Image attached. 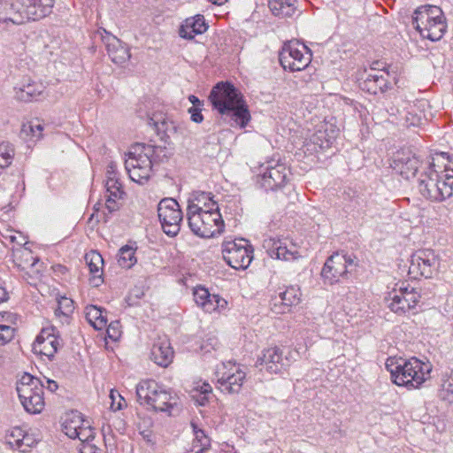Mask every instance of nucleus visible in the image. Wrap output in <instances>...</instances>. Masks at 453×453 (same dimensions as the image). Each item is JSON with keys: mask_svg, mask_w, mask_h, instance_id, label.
Returning a JSON list of instances; mask_svg holds the SVG:
<instances>
[{"mask_svg": "<svg viewBox=\"0 0 453 453\" xmlns=\"http://www.w3.org/2000/svg\"><path fill=\"white\" fill-rule=\"evenodd\" d=\"M209 99L220 114L226 115L236 125L245 127L250 114L241 93L229 82H219L210 93Z\"/></svg>", "mask_w": 453, "mask_h": 453, "instance_id": "nucleus-1", "label": "nucleus"}, {"mask_svg": "<svg viewBox=\"0 0 453 453\" xmlns=\"http://www.w3.org/2000/svg\"><path fill=\"white\" fill-rule=\"evenodd\" d=\"M386 368L390 372L392 380L398 386L417 388L429 377L431 366L416 357L411 359L389 357Z\"/></svg>", "mask_w": 453, "mask_h": 453, "instance_id": "nucleus-2", "label": "nucleus"}, {"mask_svg": "<svg viewBox=\"0 0 453 453\" xmlns=\"http://www.w3.org/2000/svg\"><path fill=\"white\" fill-rule=\"evenodd\" d=\"M157 149L143 143L131 147L127 154L125 167L133 181L142 184L150 179Z\"/></svg>", "mask_w": 453, "mask_h": 453, "instance_id": "nucleus-3", "label": "nucleus"}, {"mask_svg": "<svg viewBox=\"0 0 453 453\" xmlns=\"http://www.w3.org/2000/svg\"><path fill=\"white\" fill-rule=\"evenodd\" d=\"M412 23L424 38L433 42L439 41L447 28L443 12L435 5L418 7L414 12Z\"/></svg>", "mask_w": 453, "mask_h": 453, "instance_id": "nucleus-4", "label": "nucleus"}, {"mask_svg": "<svg viewBox=\"0 0 453 453\" xmlns=\"http://www.w3.org/2000/svg\"><path fill=\"white\" fill-rule=\"evenodd\" d=\"M54 0H15L11 4L13 15L0 18V23L8 25L23 24L26 20H37L52 12Z\"/></svg>", "mask_w": 453, "mask_h": 453, "instance_id": "nucleus-5", "label": "nucleus"}, {"mask_svg": "<svg viewBox=\"0 0 453 453\" xmlns=\"http://www.w3.org/2000/svg\"><path fill=\"white\" fill-rule=\"evenodd\" d=\"M43 387L40 379L27 372L19 378L16 389L22 406L28 413L38 414L43 410Z\"/></svg>", "mask_w": 453, "mask_h": 453, "instance_id": "nucleus-6", "label": "nucleus"}, {"mask_svg": "<svg viewBox=\"0 0 453 453\" xmlns=\"http://www.w3.org/2000/svg\"><path fill=\"white\" fill-rule=\"evenodd\" d=\"M434 167V164L430 163L428 172L421 175L418 189L426 199L441 202L451 196L453 189L451 183L440 180L439 173Z\"/></svg>", "mask_w": 453, "mask_h": 453, "instance_id": "nucleus-7", "label": "nucleus"}, {"mask_svg": "<svg viewBox=\"0 0 453 453\" xmlns=\"http://www.w3.org/2000/svg\"><path fill=\"white\" fill-rule=\"evenodd\" d=\"M222 255L232 268L246 269L253 259V249L245 239L227 240L222 243Z\"/></svg>", "mask_w": 453, "mask_h": 453, "instance_id": "nucleus-8", "label": "nucleus"}, {"mask_svg": "<svg viewBox=\"0 0 453 453\" xmlns=\"http://www.w3.org/2000/svg\"><path fill=\"white\" fill-rule=\"evenodd\" d=\"M188 221L191 231L203 238L213 237L222 233L224 228V221L219 208L188 217Z\"/></svg>", "mask_w": 453, "mask_h": 453, "instance_id": "nucleus-9", "label": "nucleus"}, {"mask_svg": "<svg viewBox=\"0 0 453 453\" xmlns=\"http://www.w3.org/2000/svg\"><path fill=\"white\" fill-rule=\"evenodd\" d=\"M282 67L291 72L302 71L311 60L310 50L298 41L285 42L279 55Z\"/></svg>", "mask_w": 453, "mask_h": 453, "instance_id": "nucleus-10", "label": "nucleus"}, {"mask_svg": "<svg viewBox=\"0 0 453 453\" xmlns=\"http://www.w3.org/2000/svg\"><path fill=\"white\" fill-rule=\"evenodd\" d=\"M215 377L221 392L238 394L246 378V372L240 365L228 361L217 366Z\"/></svg>", "mask_w": 453, "mask_h": 453, "instance_id": "nucleus-11", "label": "nucleus"}, {"mask_svg": "<svg viewBox=\"0 0 453 453\" xmlns=\"http://www.w3.org/2000/svg\"><path fill=\"white\" fill-rule=\"evenodd\" d=\"M157 212L163 231L169 236L177 235L182 221V212L177 201L173 198L162 199Z\"/></svg>", "mask_w": 453, "mask_h": 453, "instance_id": "nucleus-12", "label": "nucleus"}, {"mask_svg": "<svg viewBox=\"0 0 453 453\" xmlns=\"http://www.w3.org/2000/svg\"><path fill=\"white\" fill-rule=\"evenodd\" d=\"M354 264L350 257L340 253L330 256L321 271V276L325 283L333 285L340 280L341 277L348 274V268Z\"/></svg>", "mask_w": 453, "mask_h": 453, "instance_id": "nucleus-13", "label": "nucleus"}, {"mask_svg": "<svg viewBox=\"0 0 453 453\" xmlns=\"http://www.w3.org/2000/svg\"><path fill=\"white\" fill-rule=\"evenodd\" d=\"M439 266L440 262L435 253L431 250H422L411 256L409 272L429 279L437 273Z\"/></svg>", "mask_w": 453, "mask_h": 453, "instance_id": "nucleus-14", "label": "nucleus"}, {"mask_svg": "<svg viewBox=\"0 0 453 453\" xmlns=\"http://www.w3.org/2000/svg\"><path fill=\"white\" fill-rule=\"evenodd\" d=\"M420 299V295L414 288H400L394 289L387 298L388 308L395 313L402 315L415 308Z\"/></svg>", "mask_w": 453, "mask_h": 453, "instance_id": "nucleus-15", "label": "nucleus"}, {"mask_svg": "<svg viewBox=\"0 0 453 453\" xmlns=\"http://www.w3.org/2000/svg\"><path fill=\"white\" fill-rule=\"evenodd\" d=\"M290 172L284 164L275 163L266 167L265 172L257 176V183L265 190H277L285 186Z\"/></svg>", "mask_w": 453, "mask_h": 453, "instance_id": "nucleus-16", "label": "nucleus"}, {"mask_svg": "<svg viewBox=\"0 0 453 453\" xmlns=\"http://www.w3.org/2000/svg\"><path fill=\"white\" fill-rule=\"evenodd\" d=\"M61 345V340L56 334V328L53 326L42 328L33 343L35 353L45 356L51 359L58 350Z\"/></svg>", "mask_w": 453, "mask_h": 453, "instance_id": "nucleus-17", "label": "nucleus"}, {"mask_svg": "<svg viewBox=\"0 0 453 453\" xmlns=\"http://www.w3.org/2000/svg\"><path fill=\"white\" fill-rule=\"evenodd\" d=\"M419 165V160L411 151L401 150L394 155L391 167L397 174L409 180L415 176Z\"/></svg>", "mask_w": 453, "mask_h": 453, "instance_id": "nucleus-18", "label": "nucleus"}, {"mask_svg": "<svg viewBox=\"0 0 453 453\" xmlns=\"http://www.w3.org/2000/svg\"><path fill=\"white\" fill-rule=\"evenodd\" d=\"M219 208L217 202L213 200V196L206 192H195L188 199L187 208V217L199 214L203 211H213Z\"/></svg>", "mask_w": 453, "mask_h": 453, "instance_id": "nucleus-19", "label": "nucleus"}, {"mask_svg": "<svg viewBox=\"0 0 453 453\" xmlns=\"http://www.w3.org/2000/svg\"><path fill=\"white\" fill-rule=\"evenodd\" d=\"M388 72L374 66L372 67V73L367 74L360 86L364 90L373 95L379 92L382 93L388 88Z\"/></svg>", "mask_w": 453, "mask_h": 453, "instance_id": "nucleus-20", "label": "nucleus"}, {"mask_svg": "<svg viewBox=\"0 0 453 453\" xmlns=\"http://www.w3.org/2000/svg\"><path fill=\"white\" fill-rule=\"evenodd\" d=\"M264 247L267 250V253L272 258L286 261L296 258L297 251L296 249H288L286 241L268 238L264 241Z\"/></svg>", "mask_w": 453, "mask_h": 453, "instance_id": "nucleus-21", "label": "nucleus"}, {"mask_svg": "<svg viewBox=\"0 0 453 453\" xmlns=\"http://www.w3.org/2000/svg\"><path fill=\"white\" fill-rule=\"evenodd\" d=\"M208 27L204 22L203 15H196L188 18L180 28V35L182 38L191 40L196 35H201L207 30Z\"/></svg>", "mask_w": 453, "mask_h": 453, "instance_id": "nucleus-22", "label": "nucleus"}, {"mask_svg": "<svg viewBox=\"0 0 453 453\" xmlns=\"http://www.w3.org/2000/svg\"><path fill=\"white\" fill-rule=\"evenodd\" d=\"M257 363L260 365H265L269 372L278 373L284 366L282 362V352L277 347L268 348L264 351L263 356L258 358Z\"/></svg>", "mask_w": 453, "mask_h": 453, "instance_id": "nucleus-23", "label": "nucleus"}, {"mask_svg": "<svg viewBox=\"0 0 453 453\" xmlns=\"http://www.w3.org/2000/svg\"><path fill=\"white\" fill-rule=\"evenodd\" d=\"M106 47L110 58L116 64H122L130 58L128 48L115 36L107 38Z\"/></svg>", "mask_w": 453, "mask_h": 453, "instance_id": "nucleus-24", "label": "nucleus"}, {"mask_svg": "<svg viewBox=\"0 0 453 453\" xmlns=\"http://www.w3.org/2000/svg\"><path fill=\"white\" fill-rule=\"evenodd\" d=\"M164 388L157 384L154 380H144L136 386V395L140 404L147 405L152 398L156 397L158 391Z\"/></svg>", "mask_w": 453, "mask_h": 453, "instance_id": "nucleus-25", "label": "nucleus"}, {"mask_svg": "<svg viewBox=\"0 0 453 453\" xmlns=\"http://www.w3.org/2000/svg\"><path fill=\"white\" fill-rule=\"evenodd\" d=\"M86 263L92 274L90 278V284L94 287H98L103 282L102 270L104 265V259L102 256L96 251H90L85 256Z\"/></svg>", "mask_w": 453, "mask_h": 453, "instance_id": "nucleus-26", "label": "nucleus"}, {"mask_svg": "<svg viewBox=\"0 0 453 453\" xmlns=\"http://www.w3.org/2000/svg\"><path fill=\"white\" fill-rule=\"evenodd\" d=\"M173 351L167 342L154 343L150 358L158 365L166 367L173 360Z\"/></svg>", "mask_w": 453, "mask_h": 453, "instance_id": "nucleus-27", "label": "nucleus"}, {"mask_svg": "<svg viewBox=\"0 0 453 453\" xmlns=\"http://www.w3.org/2000/svg\"><path fill=\"white\" fill-rule=\"evenodd\" d=\"M176 404L174 397L165 388L158 391L156 397L148 403L147 406L157 411H167L171 414Z\"/></svg>", "mask_w": 453, "mask_h": 453, "instance_id": "nucleus-28", "label": "nucleus"}, {"mask_svg": "<svg viewBox=\"0 0 453 453\" xmlns=\"http://www.w3.org/2000/svg\"><path fill=\"white\" fill-rule=\"evenodd\" d=\"M16 259L18 266L26 271L27 274L34 275L40 273L39 258L34 257L31 250L27 249L21 250Z\"/></svg>", "mask_w": 453, "mask_h": 453, "instance_id": "nucleus-29", "label": "nucleus"}, {"mask_svg": "<svg viewBox=\"0 0 453 453\" xmlns=\"http://www.w3.org/2000/svg\"><path fill=\"white\" fill-rule=\"evenodd\" d=\"M401 104H404V102L401 99H395L393 105L389 108H388V111L390 115H400L403 116L401 119L402 125L406 127H418L421 124V117L418 114H414L411 111L403 112L399 110V106Z\"/></svg>", "mask_w": 453, "mask_h": 453, "instance_id": "nucleus-30", "label": "nucleus"}, {"mask_svg": "<svg viewBox=\"0 0 453 453\" xmlns=\"http://www.w3.org/2000/svg\"><path fill=\"white\" fill-rule=\"evenodd\" d=\"M269 8L274 16L290 17L296 12V0H269Z\"/></svg>", "mask_w": 453, "mask_h": 453, "instance_id": "nucleus-31", "label": "nucleus"}, {"mask_svg": "<svg viewBox=\"0 0 453 453\" xmlns=\"http://www.w3.org/2000/svg\"><path fill=\"white\" fill-rule=\"evenodd\" d=\"M87 421L83 419L81 414L78 411H72L67 414L65 421L63 422V430L65 434L73 438L77 435V432L85 425Z\"/></svg>", "mask_w": 453, "mask_h": 453, "instance_id": "nucleus-32", "label": "nucleus"}, {"mask_svg": "<svg viewBox=\"0 0 453 453\" xmlns=\"http://www.w3.org/2000/svg\"><path fill=\"white\" fill-rule=\"evenodd\" d=\"M85 316L88 322L96 330H102L106 327L107 318L104 315V311L96 306L88 305L85 308Z\"/></svg>", "mask_w": 453, "mask_h": 453, "instance_id": "nucleus-33", "label": "nucleus"}, {"mask_svg": "<svg viewBox=\"0 0 453 453\" xmlns=\"http://www.w3.org/2000/svg\"><path fill=\"white\" fill-rule=\"evenodd\" d=\"M42 85L28 83L16 90V97L21 101L35 100L42 93Z\"/></svg>", "mask_w": 453, "mask_h": 453, "instance_id": "nucleus-34", "label": "nucleus"}, {"mask_svg": "<svg viewBox=\"0 0 453 453\" xmlns=\"http://www.w3.org/2000/svg\"><path fill=\"white\" fill-rule=\"evenodd\" d=\"M57 303L58 306L55 309V315L57 317H63V322H67L74 310L73 301L69 297L61 296L57 297Z\"/></svg>", "mask_w": 453, "mask_h": 453, "instance_id": "nucleus-35", "label": "nucleus"}, {"mask_svg": "<svg viewBox=\"0 0 453 453\" xmlns=\"http://www.w3.org/2000/svg\"><path fill=\"white\" fill-rule=\"evenodd\" d=\"M135 250L130 246L122 247L118 255V263L122 268H131L135 263Z\"/></svg>", "mask_w": 453, "mask_h": 453, "instance_id": "nucleus-36", "label": "nucleus"}, {"mask_svg": "<svg viewBox=\"0 0 453 453\" xmlns=\"http://www.w3.org/2000/svg\"><path fill=\"white\" fill-rule=\"evenodd\" d=\"M193 427L195 439L193 441L192 446L196 448V443H199V449H197L196 453H203V451L207 450L211 446L210 438L204 434L203 430L198 428L195 423H191Z\"/></svg>", "mask_w": 453, "mask_h": 453, "instance_id": "nucleus-37", "label": "nucleus"}, {"mask_svg": "<svg viewBox=\"0 0 453 453\" xmlns=\"http://www.w3.org/2000/svg\"><path fill=\"white\" fill-rule=\"evenodd\" d=\"M279 296L283 301V303L290 308L300 302V288L296 287L288 288L285 291L280 292Z\"/></svg>", "mask_w": 453, "mask_h": 453, "instance_id": "nucleus-38", "label": "nucleus"}, {"mask_svg": "<svg viewBox=\"0 0 453 453\" xmlns=\"http://www.w3.org/2000/svg\"><path fill=\"white\" fill-rule=\"evenodd\" d=\"M13 156V147L9 142H0V171L12 164Z\"/></svg>", "mask_w": 453, "mask_h": 453, "instance_id": "nucleus-39", "label": "nucleus"}, {"mask_svg": "<svg viewBox=\"0 0 453 453\" xmlns=\"http://www.w3.org/2000/svg\"><path fill=\"white\" fill-rule=\"evenodd\" d=\"M195 390L197 392V395H193L196 402L201 406L205 405L212 393L211 386L209 383L203 382L202 385H197Z\"/></svg>", "mask_w": 453, "mask_h": 453, "instance_id": "nucleus-40", "label": "nucleus"}, {"mask_svg": "<svg viewBox=\"0 0 453 453\" xmlns=\"http://www.w3.org/2000/svg\"><path fill=\"white\" fill-rule=\"evenodd\" d=\"M327 129H319L313 136V142L319 145L321 148L329 147L334 137V130H331V134H326Z\"/></svg>", "mask_w": 453, "mask_h": 453, "instance_id": "nucleus-41", "label": "nucleus"}, {"mask_svg": "<svg viewBox=\"0 0 453 453\" xmlns=\"http://www.w3.org/2000/svg\"><path fill=\"white\" fill-rule=\"evenodd\" d=\"M24 430L20 427H13L6 434V442L13 449H20V441L24 438Z\"/></svg>", "mask_w": 453, "mask_h": 453, "instance_id": "nucleus-42", "label": "nucleus"}, {"mask_svg": "<svg viewBox=\"0 0 453 453\" xmlns=\"http://www.w3.org/2000/svg\"><path fill=\"white\" fill-rule=\"evenodd\" d=\"M43 126L38 121H30L22 126L21 132L26 135H31L39 139L42 136Z\"/></svg>", "mask_w": 453, "mask_h": 453, "instance_id": "nucleus-43", "label": "nucleus"}, {"mask_svg": "<svg viewBox=\"0 0 453 453\" xmlns=\"http://www.w3.org/2000/svg\"><path fill=\"white\" fill-rule=\"evenodd\" d=\"M106 191L109 196H113L114 198H120L122 195L121 185L115 176H108L105 184Z\"/></svg>", "mask_w": 453, "mask_h": 453, "instance_id": "nucleus-44", "label": "nucleus"}, {"mask_svg": "<svg viewBox=\"0 0 453 453\" xmlns=\"http://www.w3.org/2000/svg\"><path fill=\"white\" fill-rule=\"evenodd\" d=\"M77 435L74 434V436L72 439H79L82 442H87L94 438V431L89 426L88 422L87 421L85 425L77 432Z\"/></svg>", "mask_w": 453, "mask_h": 453, "instance_id": "nucleus-45", "label": "nucleus"}, {"mask_svg": "<svg viewBox=\"0 0 453 453\" xmlns=\"http://www.w3.org/2000/svg\"><path fill=\"white\" fill-rule=\"evenodd\" d=\"M110 398L111 400V409L113 411H119V410L123 409L124 406H126L125 399L117 390H114V389L111 390Z\"/></svg>", "mask_w": 453, "mask_h": 453, "instance_id": "nucleus-46", "label": "nucleus"}, {"mask_svg": "<svg viewBox=\"0 0 453 453\" xmlns=\"http://www.w3.org/2000/svg\"><path fill=\"white\" fill-rule=\"evenodd\" d=\"M440 397L448 402L449 403H453V382L450 380L445 381L441 385V388L440 390Z\"/></svg>", "mask_w": 453, "mask_h": 453, "instance_id": "nucleus-47", "label": "nucleus"}, {"mask_svg": "<svg viewBox=\"0 0 453 453\" xmlns=\"http://www.w3.org/2000/svg\"><path fill=\"white\" fill-rule=\"evenodd\" d=\"M14 328L5 325H0V346L5 345L11 342L14 337Z\"/></svg>", "mask_w": 453, "mask_h": 453, "instance_id": "nucleus-48", "label": "nucleus"}, {"mask_svg": "<svg viewBox=\"0 0 453 453\" xmlns=\"http://www.w3.org/2000/svg\"><path fill=\"white\" fill-rule=\"evenodd\" d=\"M211 296L209 291L202 287L196 288L194 290V300L196 303L201 308L204 305V303Z\"/></svg>", "mask_w": 453, "mask_h": 453, "instance_id": "nucleus-49", "label": "nucleus"}, {"mask_svg": "<svg viewBox=\"0 0 453 453\" xmlns=\"http://www.w3.org/2000/svg\"><path fill=\"white\" fill-rule=\"evenodd\" d=\"M271 310L276 314H284L289 311V307L283 303L280 296H274L271 302Z\"/></svg>", "mask_w": 453, "mask_h": 453, "instance_id": "nucleus-50", "label": "nucleus"}, {"mask_svg": "<svg viewBox=\"0 0 453 453\" xmlns=\"http://www.w3.org/2000/svg\"><path fill=\"white\" fill-rule=\"evenodd\" d=\"M35 443V440L24 432V438L20 441V449H18L20 452H26Z\"/></svg>", "mask_w": 453, "mask_h": 453, "instance_id": "nucleus-51", "label": "nucleus"}, {"mask_svg": "<svg viewBox=\"0 0 453 453\" xmlns=\"http://www.w3.org/2000/svg\"><path fill=\"white\" fill-rule=\"evenodd\" d=\"M107 335L110 339L116 341L120 336V331L119 330V323H111L107 327Z\"/></svg>", "mask_w": 453, "mask_h": 453, "instance_id": "nucleus-52", "label": "nucleus"}, {"mask_svg": "<svg viewBox=\"0 0 453 453\" xmlns=\"http://www.w3.org/2000/svg\"><path fill=\"white\" fill-rule=\"evenodd\" d=\"M217 298V295H211V296L207 299V301L204 303V305H203L202 309L206 312H212L216 311V303L214 301Z\"/></svg>", "mask_w": 453, "mask_h": 453, "instance_id": "nucleus-53", "label": "nucleus"}, {"mask_svg": "<svg viewBox=\"0 0 453 453\" xmlns=\"http://www.w3.org/2000/svg\"><path fill=\"white\" fill-rule=\"evenodd\" d=\"M99 206H101L100 203H97L94 206L95 212L91 214L90 220H93L96 219V222H99L101 220H104V222L108 221V217L106 213L104 211L102 214L99 213Z\"/></svg>", "mask_w": 453, "mask_h": 453, "instance_id": "nucleus-54", "label": "nucleus"}, {"mask_svg": "<svg viewBox=\"0 0 453 453\" xmlns=\"http://www.w3.org/2000/svg\"><path fill=\"white\" fill-rule=\"evenodd\" d=\"M116 199L117 198H114L113 196H108V198L105 202L104 207L110 214L119 210Z\"/></svg>", "mask_w": 453, "mask_h": 453, "instance_id": "nucleus-55", "label": "nucleus"}, {"mask_svg": "<svg viewBox=\"0 0 453 453\" xmlns=\"http://www.w3.org/2000/svg\"><path fill=\"white\" fill-rule=\"evenodd\" d=\"M188 112L190 113V118L192 121L195 123H201L203 119V117L201 113V110L197 107H191L188 109Z\"/></svg>", "mask_w": 453, "mask_h": 453, "instance_id": "nucleus-56", "label": "nucleus"}, {"mask_svg": "<svg viewBox=\"0 0 453 453\" xmlns=\"http://www.w3.org/2000/svg\"><path fill=\"white\" fill-rule=\"evenodd\" d=\"M214 303H216V304H215L216 311L220 312V311H225L226 309V306H227L226 300H225L224 298L220 297L218 295H217V298L214 301Z\"/></svg>", "mask_w": 453, "mask_h": 453, "instance_id": "nucleus-57", "label": "nucleus"}, {"mask_svg": "<svg viewBox=\"0 0 453 453\" xmlns=\"http://www.w3.org/2000/svg\"><path fill=\"white\" fill-rule=\"evenodd\" d=\"M80 453H101V450L92 444H85L81 449Z\"/></svg>", "mask_w": 453, "mask_h": 453, "instance_id": "nucleus-58", "label": "nucleus"}, {"mask_svg": "<svg viewBox=\"0 0 453 453\" xmlns=\"http://www.w3.org/2000/svg\"><path fill=\"white\" fill-rule=\"evenodd\" d=\"M46 382H47V388L50 392H55L58 389V385L57 384L56 381L51 380H47Z\"/></svg>", "mask_w": 453, "mask_h": 453, "instance_id": "nucleus-59", "label": "nucleus"}, {"mask_svg": "<svg viewBox=\"0 0 453 453\" xmlns=\"http://www.w3.org/2000/svg\"><path fill=\"white\" fill-rule=\"evenodd\" d=\"M107 177L108 176H115L116 177V165L113 163H111L107 166Z\"/></svg>", "mask_w": 453, "mask_h": 453, "instance_id": "nucleus-60", "label": "nucleus"}, {"mask_svg": "<svg viewBox=\"0 0 453 453\" xmlns=\"http://www.w3.org/2000/svg\"><path fill=\"white\" fill-rule=\"evenodd\" d=\"M8 298V293L4 287L0 285V303L6 301Z\"/></svg>", "mask_w": 453, "mask_h": 453, "instance_id": "nucleus-61", "label": "nucleus"}, {"mask_svg": "<svg viewBox=\"0 0 453 453\" xmlns=\"http://www.w3.org/2000/svg\"><path fill=\"white\" fill-rule=\"evenodd\" d=\"M188 100L193 104L192 107H197L201 104V101L196 96H189Z\"/></svg>", "mask_w": 453, "mask_h": 453, "instance_id": "nucleus-62", "label": "nucleus"}, {"mask_svg": "<svg viewBox=\"0 0 453 453\" xmlns=\"http://www.w3.org/2000/svg\"><path fill=\"white\" fill-rule=\"evenodd\" d=\"M3 363H4V358H3V357L0 356V365H2Z\"/></svg>", "mask_w": 453, "mask_h": 453, "instance_id": "nucleus-63", "label": "nucleus"}, {"mask_svg": "<svg viewBox=\"0 0 453 453\" xmlns=\"http://www.w3.org/2000/svg\"><path fill=\"white\" fill-rule=\"evenodd\" d=\"M196 449H199V443H196Z\"/></svg>", "mask_w": 453, "mask_h": 453, "instance_id": "nucleus-64", "label": "nucleus"}]
</instances>
